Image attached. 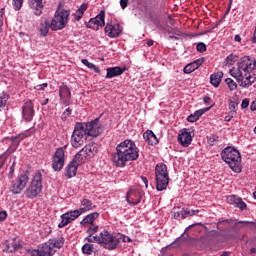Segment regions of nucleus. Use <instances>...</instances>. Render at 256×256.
Listing matches in <instances>:
<instances>
[{
  "label": "nucleus",
  "instance_id": "1",
  "mask_svg": "<svg viewBox=\"0 0 256 256\" xmlns=\"http://www.w3.org/2000/svg\"><path fill=\"white\" fill-rule=\"evenodd\" d=\"M237 65L238 68L233 67L229 70L230 75L240 83L241 87H251L256 81V76L253 75V71L256 70V58L243 56Z\"/></svg>",
  "mask_w": 256,
  "mask_h": 256
},
{
  "label": "nucleus",
  "instance_id": "2",
  "mask_svg": "<svg viewBox=\"0 0 256 256\" xmlns=\"http://www.w3.org/2000/svg\"><path fill=\"white\" fill-rule=\"evenodd\" d=\"M139 149L134 141L126 139L116 146V152L112 154V161L116 167H127L129 161H137Z\"/></svg>",
  "mask_w": 256,
  "mask_h": 256
},
{
  "label": "nucleus",
  "instance_id": "3",
  "mask_svg": "<svg viewBox=\"0 0 256 256\" xmlns=\"http://www.w3.org/2000/svg\"><path fill=\"white\" fill-rule=\"evenodd\" d=\"M80 205L82 207L75 210H70L61 214L60 216L61 221L58 223V228L66 227L67 225L71 224L73 221L78 219L80 216H82L83 214L93 211L97 208V206L93 203V201L88 198H83L80 201Z\"/></svg>",
  "mask_w": 256,
  "mask_h": 256
},
{
  "label": "nucleus",
  "instance_id": "4",
  "mask_svg": "<svg viewBox=\"0 0 256 256\" xmlns=\"http://www.w3.org/2000/svg\"><path fill=\"white\" fill-rule=\"evenodd\" d=\"M222 161L229 165L234 173H241V153L233 147H226L220 153Z\"/></svg>",
  "mask_w": 256,
  "mask_h": 256
},
{
  "label": "nucleus",
  "instance_id": "5",
  "mask_svg": "<svg viewBox=\"0 0 256 256\" xmlns=\"http://www.w3.org/2000/svg\"><path fill=\"white\" fill-rule=\"evenodd\" d=\"M65 244V238L59 236L58 238H52L48 242H44L38 250H33L31 256H53L59 249Z\"/></svg>",
  "mask_w": 256,
  "mask_h": 256
},
{
  "label": "nucleus",
  "instance_id": "6",
  "mask_svg": "<svg viewBox=\"0 0 256 256\" xmlns=\"http://www.w3.org/2000/svg\"><path fill=\"white\" fill-rule=\"evenodd\" d=\"M156 189L159 192L165 191L168 187L170 178L168 167L164 163H159L155 167Z\"/></svg>",
  "mask_w": 256,
  "mask_h": 256
},
{
  "label": "nucleus",
  "instance_id": "7",
  "mask_svg": "<svg viewBox=\"0 0 256 256\" xmlns=\"http://www.w3.org/2000/svg\"><path fill=\"white\" fill-rule=\"evenodd\" d=\"M120 238L113 236L108 230H103L99 234L98 244L106 250H116L119 247Z\"/></svg>",
  "mask_w": 256,
  "mask_h": 256
},
{
  "label": "nucleus",
  "instance_id": "8",
  "mask_svg": "<svg viewBox=\"0 0 256 256\" xmlns=\"http://www.w3.org/2000/svg\"><path fill=\"white\" fill-rule=\"evenodd\" d=\"M42 181H43V175L41 171L38 170L35 172V175L33 176V179L29 188H27V191H26L27 198L35 199L41 194L43 190Z\"/></svg>",
  "mask_w": 256,
  "mask_h": 256
},
{
  "label": "nucleus",
  "instance_id": "9",
  "mask_svg": "<svg viewBox=\"0 0 256 256\" xmlns=\"http://www.w3.org/2000/svg\"><path fill=\"white\" fill-rule=\"evenodd\" d=\"M70 17V10H62L56 12L52 21L50 22V29L52 31H61L66 28Z\"/></svg>",
  "mask_w": 256,
  "mask_h": 256
},
{
  "label": "nucleus",
  "instance_id": "10",
  "mask_svg": "<svg viewBox=\"0 0 256 256\" xmlns=\"http://www.w3.org/2000/svg\"><path fill=\"white\" fill-rule=\"evenodd\" d=\"M29 182V175L27 173L20 174L10 186V192L13 195H19L23 192Z\"/></svg>",
  "mask_w": 256,
  "mask_h": 256
},
{
  "label": "nucleus",
  "instance_id": "11",
  "mask_svg": "<svg viewBox=\"0 0 256 256\" xmlns=\"http://www.w3.org/2000/svg\"><path fill=\"white\" fill-rule=\"evenodd\" d=\"M86 133L85 130H83V125L80 123H76L73 133L71 135V145L73 148H79L84 145V137Z\"/></svg>",
  "mask_w": 256,
  "mask_h": 256
},
{
  "label": "nucleus",
  "instance_id": "12",
  "mask_svg": "<svg viewBox=\"0 0 256 256\" xmlns=\"http://www.w3.org/2000/svg\"><path fill=\"white\" fill-rule=\"evenodd\" d=\"M65 149L66 147L57 148L52 156V169L54 172H61L65 165Z\"/></svg>",
  "mask_w": 256,
  "mask_h": 256
},
{
  "label": "nucleus",
  "instance_id": "13",
  "mask_svg": "<svg viewBox=\"0 0 256 256\" xmlns=\"http://www.w3.org/2000/svg\"><path fill=\"white\" fill-rule=\"evenodd\" d=\"M99 122L100 119L97 118L94 121L88 123H79V125H82V130H84L85 135L97 137L103 133V128Z\"/></svg>",
  "mask_w": 256,
  "mask_h": 256
},
{
  "label": "nucleus",
  "instance_id": "14",
  "mask_svg": "<svg viewBox=\"0 0 256 256\" xmlns=\"http://www.w3.org/2000/svg\"><path fill=\"white\" fill-rule=\"evenodd\" d=\"M106 12L102 10L96 17L91 18L87 23L86 27L94 31H99L100 28L106 26Z\"/></svg>",
  "mask_w": 256,
  "mask_h": 256
},
{
  "label": "nucleus",
  "instance_id": "15",
  "mask_svg": "<svg viewBox=\"0 0 256 256\" xmlns=\"http://www.w3.org/2000/svg\"><path fill=\"white\" fill-rule=\"evenodd\" d=\"M33 134V132L31 131V129L25 131L24 133L19 134L16 137H11L9 140L11 141V145L8 148V150L5 152L7 154V157H9L10 154H12L13 152L16 151V149L18 148L20 142L22 140H24L27 137H30Z\"/></svg>",
  "mask_w": 256,
  "mask_h": 256
},
{
  "label": "nucleus",
  "instance_id": "16",
  "mask_svg": "<svg viewBox=\"0 0 256 256\" xmlns=\"http://www.w3.org/2000/svg\"><path fill=\"white\" fill-rule=\"evenodd\" d=\"M143 195L144 193L141 189L131 188L126 195V201L128 202V204L136 206L141 202Z\"/></svg>",
  "mask_w": 256,
  "mask_h": 256
},
{
  "label": "nucleus",
  "instance_id": "17",
  "mask_svg": "<svg viewBox=\"0 0 256 256\" xmlns=\"http://www.w3.org/2000/svg\"><path fill=\"white\" fill-rule=\"evenodd\" d=\"M104 31L109 38L114 39V38H119V36H121V32H123V29L119 24L112 25L110 23H107Z\"/></svg>",
  "mask_w": 256,
  "mask_h": 256
},
{
  "label": "nucleus",
  "instance_id": "18",
  "mask_svg": "<svg viewBox=\"0 0 256 256\" xmlns=\"http://www.w3.org/2000/svg\"><path fill=\"white\" fill-rule=\"evenodd\" d=\"M23 119L27 122H31L35 115L34 104L31 100H28L22 107Z\"/></svg>",
  "mask_w": 256,
  "mask_h": 256
},
{
  "label": "nucleus",
  "instance_id": "19",
  "mask_svg": "<svg viewBox=\"0 0 256 256\" xmlns=\"http://www.w3.org/2000/svg\"><path fill=\"white\" fill-rule=\"evenodd\" d=\"M100 213L99 212H91L83 217L80 221V226L82 228L94 226L95 222L99 219Z\"/></svg>",
  "mask_w": 256,
  "mask_h": 256
},
{
  "label": "nucleus",
  "instance_id": "20",
  "mask_svg": "<svg viewBox=\"0 0 256 256\" xmlns=\"http://www.w3.org/2000/svg\"><path fill=\"white\" fill-rule=\"evenodd\" d=\"M229 204L233 205L235 208H238L241 211L247 210V203L243 199L236 195H230L227 198Z\"/></svg>",
  "mask_w": 256,
  "mask_h": 256
},
{
  "label": "nucleus",
  "instance_id": "21",
  "mask_svg": "<svg viewBox=\"0 0 256 256\" xmlns=\"http://www.w3.org/2000/svg\"><path fill=\"white\" fill-rule=\"evenodd\" d=\"M28 5L36 17H41V15H43V0H28Z\"/></svg>",
  "mask_w": 256,
  "mask_h": 256
},
{
  "label": "nucleus",
  "instance_id": "22",
  "mask_svg": "<svg viewBox=\"0 0 256 256\" xmlns=\"http://www.w3.org/2000/svg\"><path fill=\"white\" fill-rule=\"evenodd\" d=\"M59 97L65 105H69L71 100V90L67 84H61V86H59Z\"/></svg>",
  "mask_w": 256,
  "mask_h": 256
},
{
  "label": "nucleus",
  "instance_id": "23",
  "mask_svg": "<svg viewBox=\"0 0 256 256\" xmlns=\"http://www.w3.org/2000/svg\"><path fill=\"white\" fill-rule=\"evenodd\" d=\"M79 164H77L74 160L70 161L65 167L64 176L67 179H72L76 177L78 172Z\"/></svg>",
  "mask_w": 256,
  "mask_h": 256
},
{
  "label": "nucleus",
  "instance_id": "24",
  "mask_svg": "<svg viewBox=\"0 0 256 256\" xmlns=\"http://www.w3.org/2000/svg\"><path fill=\"white\" fill-rule=\"evenodd\" d=\"M106 71H107V74L105 78L112 79L117 76L123 75V73L127 71V67H120V66L108 67Z\"/></svg>",
  "mask_w": 256,
  "mask_h": 256
},
{
  "label": "nucleus",
  "instance_id": "25",
  "mask_svg": "<svg viewBox=\"0 0 256 256\" xmlns=\"http://www.w3.org/2000/svg\"><path fill=\"white\" fill-rule=\"evenodd\" d=\"M193 137L187 129H183L180 131L178 136L179 143L184 146L188 147L192 143Z\"/></svg>",
  "mask_w": 256,
  "mask_h": 256
},
{
  "label": "nucleus",
  "instance_id": "26",
  "mask_svg": "<svg viewBox=\"0 0 256 256\" xmlns=\"http://www.w3.org/2000/svg\"><path fill=\"white\" fill-rule=\"evenodd\" d=\"M89 156L85 152V150L82 148L72 159L77 165H84L88 161Z\"/></svg>",
  "mask_w": 256,
  "mask_h": 256
},
{
  "label": "nucleus",
  "instance_id": "27",
  "mask_svg": "<svg viewBox=\"0 0 256 256\" xmlns=\"http://www.w3.org/2000/svg\"><path fill=\"white\" fill-rule=\"evenodd\" d=\"M202 64H203L202 59L194 60V62H191L184 67V73L191 74L194 71H196Z\"/></svg>",
  "mask_w": 256,
  "mask_h": 256
},
{
  "label": "nucleus",
  "instance_id": "28",
  "mask_svg": "<svg viewBox=\"0 0 256 256\" xmlns=\"http://www.w3.org/2000/svg\"><path fill=\"white\" fill-rule=\"evenodd\" d=\"M223 76H224L223 71L214 72L213 74L210 75V84L215 88L219 87Z\"/></svg>",
  "mask_w": 256,
  "mask_h": 256
},
{
  "label": "nucleus",
  "instance_id": "29",
  "mask_svg": "<svg viewBox=\"0 0 256 256\" xmlns=\"http://www.w3.org/2000/svg\"><path fill=\"white\" fill-rule=\"evenodd\" d=\"M83 149L85 150V152L87 153V156L89 158L91 157H95V155L98 153V144L97 143H89L86 144Z\"/></svg>",
  "mask_w": 256,
  "mask_h": 256
},
{
  "label": "nucleus",
  "instance_id": "30",
  "mask_svg": "<svg viewBox=\"0 0 256 256\" xmlns=\"http://www.w3.org/2000/svg\"><path fill=\"white\" fill-rule=\"evenodd\" d=\"M81 251L83 254L87 256H92L93 254H97L98 249L97 246H95V244L86 243L83 244Z\"/></svg>",
  "mask_w": 256,
  "mask_h": 256
},
{
  "label": "nucleus",
  "instance_id": "31",
  "mask_svg": "<svg viewBox=\"0 0 256 256\" xmlns=\"http://www.w3.org/2000/svg\"><path fill=\"white\" fill-rule=\"evenodd\" d=\"M143 137H144L145 141L148 142V144H150V145H156L159 142L156 135L151 130H147L144 133Z\"/></svg>",
  "mask_w": 256,
  "mask_h": 256
},
{
  "label": "nucleus",
  "instance_id": "32",
  "mask_svg": "<svg viewBox=\"0 0 256 256\" xmlns=\"http://www.w3.org/2000/svg\"><path fill=\"white\" fill-rule=\"evenodd\" d=\"M51 29V22L49 20H44V22L40 23V35L42 37H46Z\"/></svg>",
  "mask_w": 256,
  "mask_h": 256
},
{
  "label": "nucleus",
  "instance_id": "33",
  "mask_svg": "<svg viewBox=\"0 0 256 256\" xmlns=\"http://www.w3.org/2000/svg\"><path fill=\"white\" fill-rule=\"evenodd\" d=\"M20 248V244L19 242H17V240H12V242H7L6 243V249L5 251L7 253H14L15 251H17Z\"/></svg>",
  "mask_w": 256,
  "mask_h": 256
},
{
  "label": "nucleus",
  "instance_id": "34",
  "mask_svg": "<svg viewBox=\"0 0 256 256\" xmlns=\"http://www.w3.org/2000/svg\"><path fill=\"white\" fill-rule=\"evenodd\" d=\"M81 63L85 65L90 70H93L97 74H101V69L96 66L94 63L90 62L88 59H82Z\"/></svg>",
  "mask_w": 256,
  "mask_h": 256
},
{
  "label": "nucleus",
  "instance_id": "35",
  "mask_svg": "<svg viewBox=\"0 0 256 256\" xmlns=\"http://www.w3.org/2000/svg\"><path fill=\"white\" fill-rule=\"evenodd\" d=\"M199 213V209H183L182 217L187 218V217H192L195 216Z\"/></svg>",
  "mask_w": 256,
  "mask_h": 256
},
{
  "label": "nucleus",
  "instance_id": "36",
  "mask_svg": "<svg viewBox=\"0 0 256 256\" xmlns=\"http://www.w3.org/2000/svg\"><path fill=\"white\" fill-rule=\"evenodd\" d=\"M225 83L230 91H235L238 87V84L232 78H226Z\"/></svg>",
  "mask_w": 256,
  "mask_h": 256
},
{
  "label": "nucleus",
  "instance_id": "37",
  "mask_svg": "<svg viewBox=\"0 0 256 256\" xmlns=\"http://www.w3.org/2000/svg\"><path fill=\"white\" fill-rule=\"evenodd\" d=\"M9 164L11 166H10V172H9L8 178L13 179L14 172H15L16 158H11L10 161H9Z\"/></svg>",
  "mask_w": 256,
  "mask_h": 256
},
{
  "label": "nucleus",
  "instance_id": "38",
  "mask_svg": "<svg viewBox=\"0 0 256 256\" xmlns=\"http://www.w3.org/2000/svg\"><path fill=\"white\" fill-rule=\"evenodd\" d=\"M99 231V225L93 224L87 227L86 233L90 236L95 235Z\"/></svg>",
  "mask_w": 256,
  "mask_h": 256
},
{
  "label": "nucleus",
  "instance_id": "39",
  "mask_svg": "<svg viewBox=\"0 0 256 256\" xmlns=\"http://www.w3.org/2000/svg\"><path fill=\"white\" fill-rule=\"evenodd\" d=\"M9 98V95L4 94V92L0 94V112L2 111V108L6 106V103L9 100Z\"/></svg>",
  "mask_w": 256,
  "mask_h": 256
},
{
  "label": "nucleus",
  "instance_id": "40",
  "mask_svg": "<svg viewBox=\"0 0 256 256\" xmlns=\"http://www.w3.org/2000/svg\"><path fill=\"white\" fill-rule=\"evenodd\" d=\"M201 117V112H194V114H191L189 117H188V121L191 122V123H194L196 121H198Z\"/></svg>",
  "mask_w": 256,
  "mask_h": 256
},
{
  "label": "nucleus",
  "instance_id": "41",
  "mask_svg": "<svg viewBox=\"0 0 256 256\" xmlns=\"http://www.w3.org/2000/svg\"><path fill=\"white\" fill-rule=\"evenodd\" d=\"M83 15L84 13L82 11L76 10V12L73 14L72 22H80Z\"/></svg>",
  "mask_w": 256,
  "mask_h": 256
},
{
  "label": "nucleus",
  "instance_id": "42",
  "mask_svg": "<svg viewBox=\"0 0 256 256\" xmlns=\"http://www.w3.org/2000/svg\"><path fill=\"white\" fill-rule=\"evenodd\" d=\"M196 51H198L199 53L206 52L207 51V45L204 42L198 43V45H196Z\"/></svg>",
  "mask_w": 256,
  "mask_h": 256
},
{
  "label": "nucleus",
  "instance_id": "43",
  "mask_svg": "<svg viewBox=\"0 0 256 256\" xmlns=\"http://www.w3.org/2000/svg\"><path fill=\"white\" fill-rule=\"evenodd\" d=\"M225 62L229 66L234 65V63L236 62V56H234L233 54H230L229 56L226 57Z\"/></svg>",
  "mask_w": 256,
  "mask_h": 256
},
{
  "label": "nucleus",
  "instance_id": "44",
  "mask_svg": "<svg viewBox=\"0 0 256 256\" xmlns=\"http://www.w3.org/2000/svg\"><path fill=\"white\" fill-rule=\"evenodd\" d=\"M219 141V137L217 135H211L210 137H208L207 139V143L212 146L215 145L216 142Z\"/></svg>",
  "mask_w": 256,
  "mask_h": 256
},
{
  "label": "nucleus",
  "instance_id": "45",
  "mask_svg": "<svg viewBox=\"0 0 256 256\" xmlns=\"http://www.w3.org/2000/svg\"><path fill=\"white\" fill-rule=\"evenodd\" d=\"M99 238H100V234L98 236H91V234H88L86 240L88 241V243H99Z\"/></svg>",
  "mask_w": 256,
  "mask_h": 256
},
{
  "label": "nucleus",
  "instance_id": "46",
  "mask_svg": "<svg viewBox=\"0 0 256 256\" xmlns=\"http://www.w3.org/2000/svg\"><path fill=\"white\" fill-rule=\"evenodd\" d=\"M24 0H13V7L15 11H20Z\"/></svg>",
  "mask_w": 256,
  "mask_h": 256
},
{
  "label": "nucleus",
  "instance_id": "47",
  "mask_svg": "<svg viewBox=\"0 0 256 256\" xmlns=\"http://www.w3.org/2000/svg\"><path fill=\"white\" fill-rule=\"evenodd\" d=\"M7 158H8V156H7L6 152L4 154L0 155V169H2V167H4V165L7 161Z\"/></svg>",
  "mask_w": 256,
  "mask_h": 256
},
{
  "label": "nucleus",
  "instance_id": "48",
  "mask_svg": "<svg viewBox=\"0 0 256 256\" xmlns=\"http://www.w3.org/2000/svg\"><path fill=\"white\" fill-rule=\"evenodd\" d=\"M238 106H239V103L236 101H230V103H229V109L232 112H236Z\"/></svg>",
  "mask_w": 256,
  "mask_h": 256
},
{
  "label": "nucleus",
  "instance_id": "49",
  "mask_svg": "<svg viewBox=\"0 0 256 256\" xmlns=\"http://www.w3.org/2000/svg\"><path fill=\"white\" fill-rule=\"evenodd\" d=\"M174 218H175L176 220L185 219V217H183V210H181L180 212H179V211L174 212Z\"/></svg>",
  "mask_w": 256,
  "mask_h": 256
},
{
  "label": "nucleus",
  "instance_id": "50",
  "mask_svg": "<svg viewBox=\"0 0 256 256\" xmlns=\"http://www.w3.org/2000/svg\"><path fill=\"white\" fill-rule=\"evenodd\" d=\"M249 105H250V100H249V99H244V100L242 101V103H241V108H242V109H246V108L249 107Z\"/></svg>",
  "mask_w": 256,
  "mask_h": 256
},
{
  "label": "nucleus",
  "instance_id": "51",
  "mask_svg": "<svg viewBox=\"0 0 256 256\" xmlns=\"http://www.w3.org/2000/svg\"><path fill=\"white\" fill-rule=\"evenodd\" d=\"M127 5H129V0H120L121 9H127Z\"/></svg>",
  "mask_w": 256,
  "mask_h": 256
},
{
  "label": "nucleus",
  "instance_id": "52",
  "mask_svg": "<svg viewBox=\"0 0 256 256\" xmlns=\"http://www.w3.org/2000/svg\"><path fill=\"white\" fill-rule=\"evenodd\" d=\"M88 9V5L86 3H83L80 5V7L77 9V11H82V13L84 14L85 11H87Z\"/></svg>",
  "mask_w": 256,
  "mask_h": 256
},
{
  "label": "nucleus",
  "instance_id": "53",
  "mask_svg": "<svg viewBox=\"0 0 256 256\" xmlns=\"http://www.w3.org/2000/svg\"><path fill=\"white\" fill-rule=\"evenodd\" d=\"M7 218V212L6 211H0V223L5 221Z\"/></svg>",
  "mask_w": 256,
  "mask_h": 256
},
{
  "label": "nucleus",
  "instance_id": "54",
  "mask_svg": "<svg viewBox=\"0 0 256 256\" xmlns=\"http://www.w3.org/2000/svg\"><path fill=\"white\" fill-rule=\"evenodd\" d=\"M118 239H120V241L122 239L124 243L131 242V238H129V236H120Z\"/></svg>",
  "mask_w": 256,
  "mask_h": 256
},
{
  "label": "nucleus",
  "instance_id": "55",
  "mask_svg": "<svg viewBox=\"0 0 256 256\" xmlns=\"http://www.w3.org/2000/svg\"><path fill=\"white\" fill-rule=\"evenodd\" d=\"M234 41L237 42V43H241L242 37H241L239 34H236V35L234 36Z\"/></svg>",
  "mask_w": 256,
  "mask_h": 256
},
{
  "label": "nucleus",
  "instance_id": "56",
  "mask_svg": "<svg viewBox=\"0 0 256 256\" xmlns=\"http://www.w3.org/2000/svg\"><path fill=\"white\" fill-rule=\"evenodd\" d=\"M140 179L145 184V187L148 188V179L146 177H144V176H141Z\"/></svg>",
  "mask_w": 256,
  "mask_h": 256
},
{
  "label": "nucleus",
  "instance_id": "57",
  "mask_svg": "<svg viewBox=\"0 0 256 256\" xmlns=\"http://www.w3.org/2000/svg\"><path fill=\"white\" fill-rule=\"evenodd\" d=\"M210 109H211V107L205 108V109H200V110H198V112H201V116H202L203 114H205L206 112H208Z\"/></svg>",
  "mask_w": 256,
  "mask_h": 256
},
{
  "label": "nucleus",
  "instance_id": "58",
  "mask_svg": "<svg viewBox=\"0 0 256 256\" xmlns=\"http://www.w3.org/2000/svg\"><path fill=\"white\" fill-rule=\"evenodd\" d=\"M204 104L210 105L211 104V98L204 97Z\"/></svg>",
  "mask_w": 256,
  "mask_h": 256
},
{
  "label": "nucleus",
  "instance_id": "59",
  "mask_svg": "<svg viewBox=\"0 0 256 256\" xmlns=\"http://www.w3.org/2000/svg\"><path fill=\"white\" fill-rule=\"evenodd\" d=\"M250 109H251L252 111H256V101H254V102L251 103Z\"/></svg>",
  "mask_w": 256,
  "mask_h": 256
},
{
  "label": "nucleus",
  "instance_id": "60",
  "mask_svg": "<svg viewBox=\"0 0 256 256\" xmlns=\"http://www.w3.org/2000/svg\"><path fill=\"white\" fill-rule=\"evenodd\" d=\"M232 118H233V116L227 115V116H225L224 121L229 122L232 120Z\"/></svg>",
  "mask_w": 256,
  "mask_h": 256
},
{
  "label": "nucleus",
  "instance_id": "61",
  "mask_svg": "<svg viewBox=\"0 0 256 256\" xmlns=\"http://www.w3.org/2000/svg\"><path fill=\"white\" fill-rule=\"evenodd\" d=\"M71 113H72V109H70V108H67V109L65 110V112H64V114H66L67 116H70Z\"/></svg>",
  "mask_w": 256,
  "mask_h": 256
},
{
  "label": "nucleus",
  "instance_id": "62",
  "mask_svg": "<svg viewBox=\"0 0 256 256\" xmlns=\"http://www.w3.org/2000/svg\"><path fill=\"white\" fill-rule=\"evenodd\" d=\"M252 43H256V27H255V31L252 37Z\"/></svg>",
  "mask_w": 256,
  "mask_h": 256
},
{
  "label": "nucleus",
  "instance_id": "63",
  "mask_svg": "<svg viewBox=\"0 0 256 256\" xmlns=\"http://www.w3.org/2000/svg\"><path fill=\"white\" fill-rule=\"evenodd\" d=\"M35 89L38 91H43L44 88H42L41 84H38L37 86H35Z\"/></svg>",
  "mask_w": 256,
  "mask_h": 256
},
{
  "label": "nucleus",
  "instance_id": "64",
  "mask_svg": "<svg viewBox=\"0 0 256 256\" xmlns=\"http://www.w3.org/2000/svg\"><path fill=\"white\" fill-rule=\"evenodd\" d=\"M154 45V41L153 40H148L147 41V46L148 47H152Z\"/></svg>",
  "mask_w": 256,
  "mask_h": 256
}]
</instances>
